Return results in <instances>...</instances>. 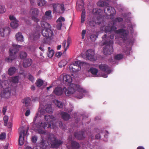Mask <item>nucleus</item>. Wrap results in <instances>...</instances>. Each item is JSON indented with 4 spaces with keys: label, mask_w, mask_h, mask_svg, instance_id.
Returning a JSON list of instances; mask_svg holds the SVG:
<instances>
[{
    "label": "nucleus",
    "mask_w": 149,
    "mask_h": 149,
    "mask_svg": "<svg viewBox=\"0 0 149 149\" xmlns=\"http://www.w3.org/2000/svg\"><path fill=\"white\" fill-rule=\"evenodd\" d=\"M38 114L36 113L33 119L32 129L34 130H37L39 133L41 134H45V132L42 129L51 128V125L49 123L53 122L55 120V118L52 115H46L45 116V119L48 122L42 123L41 121H39L37 123H35Z\"/></svg>",
    "instance_id": "1"
},
{
    "label": "nucleus",
    "mask_w": 149,
    "mask_h": 149,
    "mask_svg": "<svg viewBox=\"0 0 149 149\" xmlns=\"http://www.w3.org/2000/svg\"><path fill=\"white\" fill-rule=\"evenodd\" d=\"M123 20V19L120 17L116 18L113 21V24H109L106 26L104 28L106 32H114L117 34L120 33V38L123 40V41H125L127 39V36L128 33L126 32V30L123 29H121L117 30V27L115 26V22H121Z\"/></svg>",
    "instance_id": "2"
},
{
    "label": "nucleus",
    "mask_w": 149,
    "mask_h": 149,
    "mask_svg": "<svg viewBox=\"0 0 149 149\" xmlns=\"http://www.w3.org/2000/svg\"><path fill=\"white\" fill-rule=\"evenodd\" d=\"M92 12L93 14L97 16V19L96 21H91L89 22V24L91 26H95L96 24L99 25L102 23V13L103 11L100 9L95 8H94Z\"/></svg>",
    "instance_id": "3"
},
{
    "label": "nucleus",
    "mask_w": 149,
    "mask_h": 149,
    "mask_svg": "<svg viewBox=\"0 0 149 149\" xmlns=\"http://www.w3.org/2000/svg\"><path fill=\"white\" fill-rule=\"evenodd\" d=\"M72 85L67 89L66 87L63 88V90L66 96H69L73 94L76 91L79 92H83L84 90L79 84H70Z\"/></svg>",
    "instance_id": "4"
},
{
    "label": "nucleus",
    "mask_w": 149,
    "mask_h": 149,
    "mask_svg": "<svg viewBox=\"0 0 149 149\" xmlns=\"http://www.w3.org/2000/svg\"><path fill=\"white\" fill-rule=\"evenodd\" d=\"M20 46L18 45H13V47L10 48L9 49V56L6 58V61L10 62L15 59L16 57V54L18 51Z\"/></svg>",
    "instance_id": "5"
},
{
    "label": "nucleus",
    "mask_w": 149,
    "mask_h": 149,
    "mask_svg": "<svg viewBox=\"0 0 149 149\" xmlns=\"http://www.w3.org/2000/svg\"><path fill=\"white\" fill-rule=\"evenodd\" d=\"M49 145H51L52 148H56L58 147L63 142L60 140L56 139L55 135L53 134H50L48 136V141Z\"/></svg>",
    "instance_id": "6"
},
{
    "label": "nucleus",
    "mask_w": 149,
    "mask_h": 149,
    "mask_svg": "<svg viewBox=\"0 0 149 149\" xmlns=\"http://www.w3.org/2000/svg\"><path fill=\"white\" fill-rule=\"evenodd\" d=\"M113 42L112 40L108 41H106L104 42V44L106 45L104 47L103 50V53L105 55H109L113 53Z\"/></svg>",
    "instance_id": "7"
},
{
    "label": "nucleus",
    "mask_w": 149,
    "mask_h": 149,
    "mask_svg": "<svg viewBox=\"0 0 149 149\" xmlns=\"http://www.w3.org/2000/svg\"><path fill=\"white\" fill-rule=\"evenodd\" d=\"M42 36L45 38L43 40V42L45 43L47 42L48 39L51 40L54 36L53 31L51 29V28L43 29L42 30Z\"/></svg>",
    "instance_id": "8"
},
{
    "label": "nucleus",
    "mask_w": 149,
    "mask_h": 149,
    "mask_svg": "<svg viewBox=\"0 0 149 149\" xmlns=\"http://www.w3.org/2000/svg\"><path fill=\"white\" fill-rule=\"evenodd\" d=\"M84 64V62L81 61L80 60L76 61L74 63L70 65L69 70L71 72L75 73L81 70V66H83Z\"/></svg>",
    "instance_id": "9"
},
{
    "label": "nucleus",
    "mask_w": 149,
    "mask_h": 149,
    "mask_svg": "<svg viewBox=\"0 0 149 149\" xmlns=\"http://www.w3.org/2000/svg\"><path fill=\"white\" fill-rule=\"evenodd\" d=\"M53 6L54 8V13L62 14L65 10L64 5L63 3L53 4Z\"/></svg>",
    "instance_id": "10"
},
{
    "label": "nucleus",
    "mask_w": 149,
    "mask_h": 149,
    "mask_svg": "<svg viewBox=\"0 0 149 149\" xmlns=\"http://www.w3.org/2000/svg\"><path fill=\"white\" fill-rule=\"evenodd\" d=\"M86 58L88 60L92 61H94L96 60L94 50L89 49L87 50L86 53Z\"/></svg>",
    "instance_id": "11"
},
{
    "label": "nucleus",
    "mask_w": 149,
    "mask_h": 149,
    "mask_svg": "<svg viewBox=\"0 0 149 149\" xmlns=\"http://www.w3.org/2000/svg\"><path fill=\"white\" fill-rule=\"evenodd\" d=\"M20 131L19 136V143L20 145H23L24 142V137L25 134V130L24 129V127L22 126L19 129Z\"/></svg>",
    "instance_id": "12"
},
{
    "label": "nucleus",
    "mask_w": 149,
    "mask_h": 149,
    "mask_svg": "<svg viewBox=\"0 0 149 149\" xmlns=\"http://www.w3.org/2000/svg\"><path fill=\"white\" fill-rule=\"evenodd\" d=\"M106 6L104 10V13L108 15L113 16L115 14V10L114 8L108 6Z\"/></svg>",
    "instance_id": "13"
},
{
    "label": "nucleus",
    "mask_w": 149,
    "mask_h": 149,
    "mask_svg": "<svg viewBox=\"0 0 149 149\" xmlns=\"http://www.w3.org/2000/svg\"><path fill=\"white\" fill-rule=\"evenodd\" d=\"M99 68L102 71L106 72L107 74H110L111 72V70L109 68L108 66L105 64H101L99 65Z\"/></svg>",
    "instance_id": "14"
},
{
    "label": "nucleus",
    "mask_w": 149,
    "mask_h": 149,
    "mask_svg": "<svg viewBox=\"0 0 149 149\" xmlns=\"http://www.w3.org/2000/svg\"><path fill=\"white\" fill-rule=\"evenodd\" d=\"M10 32V29L9 27L1 28L0 29V35L4 37L5 35H8Z\"/></svg>",
    "instance_id": "15"
},
{
    "label": "nucleus",
    "mask_w": 149,
    "mask_h": 149,
    "mask_svg": "<svg viewBox=\"0 0 149 149\" xmlns=\"http://www.w3.org/2000/svg\"><path fill=\"white\" fill-rule=\"evenodd\" d=\"M52 11L50 10L47 11L45 12V14L42 17V19L44 21H46L51 19L52 18Z\"/></svg>",
    "instance_id": "16"
},
{
    "label": "nucleus",
    "mask_w": 149,
    "mask_h": 149,
    "mask_svg": "<svg viewBox=\"0 0 149 149\" xmlns=\"http://www.w3.org/2000/svg\"><path fill=\"white\" fill-rule=\"evenodd\" d=\"M71 42V39L70 37L68 36L66 41L64 40L62 46L64 48L65 50V51L69 48L70 43Z\"/></svg>",
    "instance_id": "17"
},
{
    "label": "nucleus",
    "mask_w": 149,
    "mask_h": 149,
    "mask_svg": "<svg viewBox=\"0 0 149 149\" xmlns=\"http://www.w3.org/2000/svg\"><path fill=\"white\" fill-rule=\"evenodd\" d=\"M11 92L8 89H6L1 93V96L2 98H8L10 95Z\"/></svg>",
    "instance_id": "18"
},
{
    "label": "nucleus",
    "mask_w": 149,
    "mask_h": 149,
    "mask_svg": "<svg viewBox=\"0 0 149 149\" xmlns=\"http://www.w3.org/2000/svg\"><path fill=\"white\" fill-rule=\"evenodd\" d=\"M32 63V61L31 59L27 58L23 61V67L26 68L31 66Z\"/></svg>",
    "instance_id": "19"
},
{
    "label": "nucleus",
    "mask_w": 149,
    "mask_h": 149,
    "mask_svg": "<svg viewBox=\"0 0 149 149\" xmlns=\"http://www.w3.org/2000/svg\"><path fill=\"white\" fill-rule=\"evenodd\" d=\"M64 92L63 89L60 87H57L55 88L53 93L57 96L61 95Z\"/></svg>",
    "instance_id": "20"
},
{
    "label": "nucleus",
    "mask_w": 149,
    "mask_h": 149,
    "mask_svg": "<svg viewBox=\"0 0 149 149\" xmlns=\"http://www.w3.org/2000/svg\"><path fill=\"white\" fill-rule=\"evenodd\" d=\"M65 21V18L62 17H60L57 20L56 22L58 23L57 25V28L58 30H60L62 25V21L64 22Z\"/></svg>",
    "instance_id": "21"
},
{
    "label": "nucleus",
    "mask_w": 149,
    "mask_h": 149,
    "mask_svg": "<svg viewBox=\"0 0 149 149\" xmlns=\"http://www.w3.org/2000/svg\"><path fill=\"white\" fill-rule=\"evenodd\" d=\"M77 8L78 10L79 11L82 10V13L81 14V23L83 24L84 22V9L83 6L78 5L77 6Z\"/></svg>",
    "instance_id": "22"
},
{
    "label": "nucleus",
    "mask_w": 149,
    "mask_h": 149,
    "mask_svg": "<svg viewBox=\"0 0 149 149\" xmlns=\"http://www.w3.org/2000/svg\"><path fill=\"white\" fill-rule=\"evenodd\" d=\"M84 132L82 131L78 132H74V134L75 137L78 140H81L84 137Z\"/></svg>",
    "instance_id": "23"
},
{
    "label": "nucleus",
    "mask_w": 149,
    "mask_h": 149,
    "mask_svg": "<svg viewBox=\"0 0 149 149\" xmlns=\"http://www.w3.org/2000/svg\"><path fill=\"white\" fill-rule=\"evenodd\" d=\"M49 145H50L47 141L43 140L39 144V146L42 149H46Z\"/></svg>",
    "instance_id": "24"
},
{
    "label": "nucleus",
    "mask_w": 149,
    "mask_h": 149,
    "mask_svg": "<svg viewBox=\"0 0 149 149\" xmlns=\"http://www.w3.org/2000/svg\"><path fill=\"white\" fill-rule=\"evenodd\" d=\"M63 79L66 82L70 84L72 81V78L70 75H66L63 76Z\"/></svg>",
    "instance_id": "25"
},
{
    "label": "nucleus",
    "mask_w": 149,
    "mask_h": 149,
    "mask_svg": "<svg viewBox=\"0 0 149 149\" xmlns=\"http://www.w3.org/2000/svg\"><path fill=\"white\" fill-rule=\"evenodd\" d=\"M71 144L72 149H79L80 147L79 143L74 141H71Z\"/></svg>",
    "instance_id": "26"
},
{
    "label": "nucleus",
    "mask_w": 149,
    "mask_h": 149,
    "mask_svg": "<svg viewBox=\"0 0 149 149\" xmlns=\"http://www.w3.org/2000/svg\"><path fill=\"white\" fill-rule=\"evenodd\" d=\"M62 118L64 120H67L70 119V115L68 113L65 112H62L61 114Z\"/></svg>",
    "instance_id": "27"
},
{
    "label": "nucleus",
    "mask_w": 149,
    "mask_h": 149,
    "mask_svg": "<svg viewBox=\"0 0 149 149\" xmlns=\"http://www.w3.org/2000/svg\"><path fill=\"white\" fill-rule=\"evenodd\" d=\"M41 27L42 28H44L43 29H46L49 28H51V26L50 24L44 21H41Z\"/></svg>",
    "instance_id": "28"
},
{
    "label": "nucleus",
    "mask_w": 149,
    "mask_h": 149,
    "mask_svg": "<svg viewBox=\"0 0 149 149\" xmlns=\"http://www.w3.org/2000/svg\"><path fill=\"white\" fill-rule=\"evenodd\" d=\"M15 37L17 40L21 42L23 41V36L22 35L21 33L18 32L16 34Z\"/></svg>",
    "instance_id": "29"
},
{
    "label": "nucleus",
    "mask_w": 149,
    "mask_h": 149,
    "mask_svg": "<svg viewBox=\"0 0 149 149\" xmlns=\"http://www.w3.org/2000/svg\"><path fill=\"white\" fill-rule=\"evenodd\" d=\"M97 5L98 6L103 7L107 6L109 4L107 2L105 1H100L97 2Z\"/></svg>",
    "instance_id": "30"
},
{
    "label": "nucleus",
    "mask_w": 149,
    "mask_h": 149,
    "mask_svg": "<svg viewBox=\"0 0 149 149\" xmlns=\"http://www.w3.org/2000/svg\"><path fill=\"white\" fill-rule=\"evenodd\" d=\"M18 21L16 20L15 21H12L10 24L11 27L13 29H16L18 26Z\"/></svg>",
    "instance_id": "31"
},
{
    "label": "nucleus",
    "mask_w": 149,
    "mask_h": 149,
    "mask_svg": "<svg viewBox=\"0 0 149 149\" xmlns=\"http://www.w3.org/2000/svg\"><path fill=\"white\" fill-rule=\"evenodd\" d=\"M31 15H38L39 12L38 9L36 8H32L31 9Z\"/></svg>",
    "instance_id": "32"
},
{
    "label": "nucleus",
    "mask_w": 149,
    "mask_h": 149,
    "mask_svg": "<svg viewBox=\"0 0 149 149\" xmlns=\"http://www.w3.org/2000/svg\"><path fill=\"white\" fill-rule=\"evenodd\" d=\"M31 99L29 97H26L22 100V102L24 104L26 107L28 106L30 104Z\"/></svg>",
    "instance_id": "33"
},
{
    "label": "nucleus",
    "mask_w": 149,
    "mask_h": 149,
    "mask_svg": "<svg viewBox=\"0 0 149 149\" xmlns=\"http://www.w3.org/2000/svg\"><path fill=\"white\" fill-rule=\"evenodd\" d=\"M16 70V68L15 67H10L8 70V73L9 75H12L15 73Z\"/></svg>",
    "instance_id": "34"
},
{
    "label": "nucleus",
    "mask_w": 149,
    "mask_h": 149,
    "mask_svg": "<svg viewBox=\"0 0 149 149\" xmlns=\"http://www.w3.org/2000/svg\"><path fill=\"white\" fill-rule=\"evenodd\" d=\"M54 102L55 105L58 107L61 108L63 107V104L61 102H60L58 100H55Z\"/></svg>",
    "instance_id": "35"
},
{
    "label": "nucleus",
    "mask_w": 149,
    "mask_h": 149,
    "mask_svg": "<svg viewBox=\"0 0 149 149\" xmlns=\"http://www.w3.org/2000/svg\"><path fill=\"white\" fill-rule=\"evenodd\" d=\"M46 1L45 0H37V4L38 6H44L46 3Z\"/></svg>",
    "instance_id": "36"
},
{
    "label": "nucleus",
    "mask_w": 149,
    "mask_h": 149,
    "mask_svg": "<svg viewBox=\"0 0 149 149\" xmlns=\"http://www.w3.org/2000/svg\"><path fill=\"white\" fill-rule=\"evenodd\" d=\"M19 57L21 59H24L27 56V54L26 52H22L19 54Z\"/></svg>",
    "instance_id": "37"
},
{
    "label": "nucleus",
    "mask_w": 149,
    "mask_h": 149,
    "mask_svg": "<svg viewBox=\"0 0 149 149\" xmlns=\"http://www.w3.org/2000/svg\"><path fill=\"white\" fill-rule=\"evenodd\" d=\"M30 36L31 38H33V39L34 40H35L39 38L40 35L38 32H36L34 34L31 35Z\"/></svg>",
    "instance_id": "38"
},
{
    "label": "nucleus",
    "mask_w": 149,
    "mask_h": 149,
    "mask_svg": "<svg viewBox=\"0 0 149 149\" xmlns=\"http://www.w3.org/2000/svg\"><path fill=\"white\" fill-rule=\"evenodd\" d=\"M43 83V81L41 79H39L37 80L36 84V86L39 87H40L42 86Z\"/></svg>",
    "instance_id": "39"
},
{
    "label": "nucleus",
    "mask_w": 149,
    "mask_h": 149,
    "mask_svg": "<svg viewBox=\"0 0 149 149\" xmlns=\"http://www.w3.org/2000/svg\"><path fill=\"white\" fill-rule=\"evenodd\" d=\"M90 71L93 75H96L98 72V70L95 68H91L89 70Z\"/></svg>",
    "instance_id": "40"
},
{
    "label": "nucleus",
    "mask_w": 149,
    "mask_h": 149,
    "mask_svg": "<svg viewBox=\"0 0 149 149\" xmlns=\"http://www.w3.org/2000/svg\"><path fill=\"white\" fill-rule=\"evenodd\" d=\"M45 111L47 113H52V109L51 107V105H49L47 107L45 108Z\"/></svg>",
    "instance_id": "41"
},
{
    "label": "nucleus",
    "mask_w": 149,
    "mask_h": 149,
    "mask_svg": "<svg viewBox=\"0 0 149 149\" xmlns=\"http://www.w3.org/2000/svg\"><path fill=\"white\" fill-rule=\"evenodd\" d=\"M66 64V62L65 60H62L58 63L59 67L61 68L64 66Z\"/></svg>",
    "instance_id": "42"
},
{
    "label": "nucleus",
    "mask_w": 149,
    "mask_h": 149,
    "mask_svg": "<svg viewBox=\"0 0 149 149\" xmlns=\"http://www.w3.org/2000/svg\"><path fill=\"white\" fill-rule=\"evenodd\" d=\"M123 58V55L121 54H118L117 55H115L114 56V58L117 60H120Z\"/></svg>",
    "instance_id": "43"
},
{
    "label": "nucleus",
    "mask_w": 149,
    "mask_h": 149,
    "mask_svg": "<svg viewBox=\"0 0 149 149\" xmlns=\"http://www.w3.org/2000/svg\"><path fill=\"white\" fill-rule=\"evenodd\" d=\"M38 15L31 16L32 19L36 22H38L39 21V19L38 18Z\"/></svg>",
    "instance_id": "44"
},
{
    "label": "nucleus",
    "mask_w": 149,
    "mask_h": 149,
    "mask_svg": "<svg viewBox=\"0 0 149 149\" xmlns=\"http://www.w3.org/2000/svg\"><path fill=\"white\" fill-rule=\"evenodd\" d=\"M3 120H4V124L5 126L7 125L8 122V117L6 116H5L3 117Z\"/></svg>",
    "instance_id": "45"
},
{
    "label": "nucleus",
    "mask_w": 149,
    "mask_h": 149,
    "mask_svg": "<svg viewBox=\"0 0 149 149\" xmlns=\"http://www.w3.org/2000/svg\"><path fill=\"white\" fill-rule=\"evenodd\" d=\"M18 76H15L13 77L11 80L12 82L15 83H17L18 81Z\"/></svg>",
    "instance_id": "46"
},
{
    "label": "nucleus",
    "mask_w": 149,
    "mask_h": 149,
    "mask_svg": "<svg viewBox=\"0 0 149 149\" xmlns=\"http://www.w3.org/2000/svg\"><path fill=\"white\" fill-rule=\"evenodd\" d=\"M6 135L5 133L3 132L0 134V140H3L5 139L6 138Z\"/></svg>",
    "instance_id": "47"
},
{
    "label": "nucleus",
    "mask_w": 149,
    "mask_h": 149,
    "mask_svg": "<svg viewBox=\"0 0 149 149\" xmlns=\"http://www.w3.org/2000/svg\"><path fill=\"white\" fill-rule=\"evenodd\" d=\"M97 37V36L95 34L92 35L90 36V38L91 40L93 42H94L96 40V39Z\"/></svg>",
    "instance_id": "48"
},
{
    "label": "nucleus",
    "mask_w": 149,
    "mask_h": 149,
    "mask_svg": "<svg viewBox=\"0 0 149 149\" xmlns=\"http://www.w3.org/2000/svg\"><path fill=\"white\" fill-rule=\"evenodd\" d=\"M6 11L5 7L3 6L0 5V13H3Z\"/></svg>",
    "instance_id": "49"
},
{
    "label": "nucleus",
    "mask_w": 149,
    "mask_h": 149,
    "mask_svg": "<svg viewBox=\"0 0 149 149\" xmlns=\"http://www.w3.org/2000/svg\"><path fill=\"white\" fill-rule=\"evenodd\" d=\"M31 140L32 142L35 143L37 140V138L36 136H33L31 138Z\"/></svg>",
    "instance_id": "50"
},
{
    "label": "nucleus",
    "mask_w": 149,
    "mask_h": 149,
    "mask_svg": "<svg viewBox=\"0 0 149 149\" xmlns=\"http://www.w3.org/2000/svg\"><path fill=\"white\" fill-rule=\"evenodd\" d=\"M54 54V50L51 51L49 52L48 56L49 57H52Z\"/></svg>",
    "instance_id": "51"
},
{
    "label": "nucleus",
    "mask_w": 149,
    "mask_h": 149,
    "mask_svg": "<svg viewBox=\"0 0 149 149\" xmlns=\"http://www.w3.org/2000/svg\"><path fill=\"white\" fill-rule=\"evenodd\" d=\"M9 18L11 20H13V21H15L16 20H17L13 15H10L9 16Z\"/></svg>",
    "instance_id": "52"
},
{
    "label": "nucleus",
    "mask_w": 149,
    "mask_h": 149,
    "mask_svg": "<svg viewBox=\"0 0 149 149\" xmlns=\"http://www.w3.org/2000/svg\"><path fill=\"white\" fill-rule=\"evenodd\" d=\"M29 80L33 82L34 80L33 77L31 74L29 75Z\"/></svg>",
    "instance_id": "53"
},
{
    "label": "nucleus",
    "mask_w": 149,
    "mask_h": 149,
    "mask_svg": "<svg viewBox=\"0 0 149 149\" xmlns=\"http://www.w3.org/2000/svg\"><path fill=\"white\" fill-rule=\"evenodd\" d=\"M30 113V111L29 110H26V112L25 115L26 116H28Z\"/></svg>",
    "instance_id": "54"
},
{
    "label": "nucleus",
    "mask_w": 149,
    "mask_h": 149,
    "mask_svg": "<svg viewBox=\"0 0 149 149\" xmlns=\"http://www.w3.org/2000/svg\"><path fill=\"white\" fill-rule=\"evenodd\" d=\"M62 55V53L61 52H56L55 54V56L57 57H59L61 56Z\"/></svg>",
    "instance_id": "55"
},
{
    "label": "nucleus",
    "mask_w": 149,
    "mask_h": 149,
    "mask_svg": "<svg viewBox=\"0 0 149 149\" xmlns=\"http://www.w3.org/2000/svg\"><path fill=\"white\" fill-rule=\"evenodd\" d=\"M60 127L62 129H64V127L63 126L62 122L61 121H59L58 122Z\"/></svg>",
    "instance_id": "56"
},
{
    "label": "nucleus",
    "mask_w": 149,
    "mask_h": 149,
    "mask_svg": "<svg viewBox=\"0 0 149 149\" xmlns=\"http://www.w3.org/2000/svg\"><path fill=\"white\" fill-rule=\"evenodd\" d=\"M6 107H3V108L2 112L3 115H5V113L6 111Z\"/></svg>",
    "instance_id": "57"
},
{
    "label": "nucleus",
    "mask_w": 149,
    "mask_h": 149,
    "mask_svg": "<svg viewBox=\"0 0 149 149\" xmlns=\"http://www.w3.org/2000/svg\"><path fill=\"white\" fill-rule=\"evenodd\" d=\"M107 36L106 34H105L104 36H103L102 38L103 39V40H106V39H107Z\"/></svg>",
    "instance_id": "58"
},
{
    "label": "nucleus",
    "mask_w": 149,
    "mask_h": 149,
    "mask_svg": "<svg viewBox=\"0 0 149 149\" xmlns=\"http://www.w3.org/2000/svg\"><path fill=\"white\" fill-rule=\"evenodd\" d=\"M100 137V135L99 134H96L95 136V138L96 139H98Z\"/></svg>",
    "instance_id": "59"
},
{
    "label": "nucleus",
    "mask_w": 149,
    "mask_h": 149,
    "mask_svg": "<svg viewBox=\"0 0 149 149\" xmlns=\"http://www.w3.org/2000/svg\"><path fill=\"white\" fill-rule=\"evenodd\" d=\"M84 55V54H83L82 53L78 57V59H80L81 58H83Z\"/></svg>",
    "instance_id": "60"
},
{
    "label": "nucleus",
    "mask_w": 149,
    "mask_h": 149,
    "mask_svg": "<svg viewBox=\"0 0 149 149\" xmlns=\"http://www.w3.org/2000/svg\"><path fill=\"white\" fill-rule=\"evenodd\" d=\"M30 1L31 5H33L34 4L35 0H30Z\"/></svg>",
    "instance_id": "61"
},
{
    "label": "nucleus",
    "mask_w": 149,
    "mask_h": 149,
    "mask_svg": "<svg viewBox=\"0 0 149 149\" xmlns=\"http://www.w3.org/2000/svg\"><path fill=\"white\" fill-rule=\"evenodd\" d=\"M33 149H42L40 146L38 147V146H36L33 148Z\"/></svg>",
    "instance_id": "62"
},
{
    "label": "nucleus",
    "mask_w": 149,
    "mask_h": 149,
    "mask_svg": "<svg viewBox=\"0 0 149 149\" xmlns=\"http://www.w3.org/2000/svg\"><path fill=\"white\" fill-rule=\"evenodd\" d=\"M137 149H145V148L143 146H139L137 147Z\"/></svg>",
    "instance_id": "63"
},
{
    "label": "nucleus",
    "mask_w": 149,
    "mask_h": 149,
    "mask_svg": "<svg viewBox=\"0 0 149 149\" xmlns=\"http://www.w3.org/2000/svg\"><path fill=\"white\" fill-rule=\"evenodd\" d=\"M31 88L32 90L34 91L35 89V87L33 85L31 86Z\"/></svg>",
    "instance_id": "64"
}]
</instances>
